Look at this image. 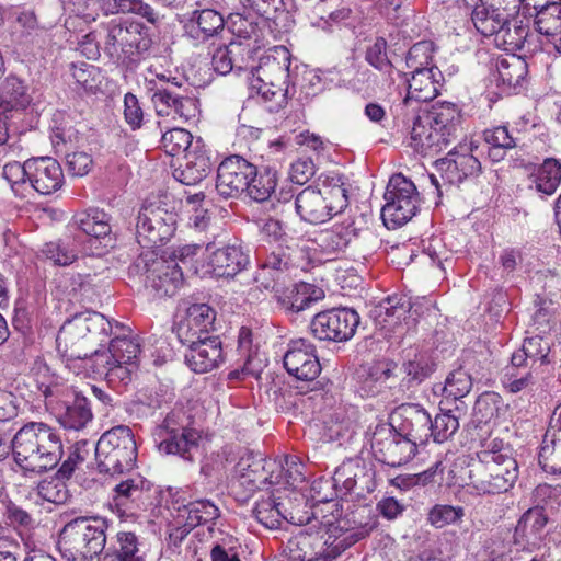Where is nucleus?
<instances>
[{
    "instance_id": "nucleus-1",
    "label": "nucleus",
    "mask_w": 561,
    "mask_h": 561,
    "mask_svg": "<svg viewBox=\"0 0 561 561\" xmlns=\"http://www.w3.org/2000/svg\"><path fill=\"white\" fill-rule=\"evenodd\" d=\"M435 363L423 353L415 354L402 363L398 369L397 364L389 360L373 366L362 389L371 397L379 396L385 403H399L427 379L434 371Z\"/></svg>"
},
{
    "instance_id": "nucleus-2",
    "label": "nucleus",
    "mask_w": 561,
    "mask_h": 561,
    "mask_svg": "<svg viewBox=\"0 0 561 561\" xmlns=\"http://www.w3.org/2000/svg\"><path fill=\"white\" fill-rule=\"evenodd\" d=\"M12 453L22 470L43 473L57 466L64 448L56 428L43 422H28L13 436Z\"/></svg>"
},
{
    "instance_id": "nucleus-3",
    "label": "nucleus",
    "mask_w": 561,
    "mask_h": 561,
    "mask_svg": "<svg viewBox=\"0 0 561 561\" xmlns=\"http://www.w3.org/2000/svg\"><path fill=\"white\" fill-rule=\"evenodd\" d=\"M320 187L308 186L297 194L295 208L299 217L309 224L328 221L348 206L351 184L348 178L340 173L320 176Z\"/></svg>"
},
{
    "instance_id": "nucleus-4",
    "label": "nucleus",
    "mask_w": 561,
    "mask_h": 561,
    "mask_svg": "<svg viewBox=\"0 0 561 561\" xmlns=\"http://www.w3.org/2000/svg\"><path fill=\"white\" fill-rule=\"evenodd\" d=\"M42 371L43 380L37 379L36 382L46 407L56 413L65 428L79 431L85 427L93 419L85 392L61 382L57 377L47 376L46 366L39 367L37 374L41 375Z\"/></svg>"
},
{
    "instance_id": "nucleus-5",
    "label": "nucleus",
    "mask_w": 561,
    "mask_h": 561,
    "mask_svg": "<svg viewBox=\"0 0 561 561\" xmlns=\"http://www.w3.org/2000/svg\"><path fill=\"white\" fill-rule=\"evenodd\" d=\"M106 529L107 522L102 517H76L66 523L60 530L59 550L68 560H92L105 548Z\"/></svg>"
},
{
    "instance_id": "nucleus-6",
    "label": "nucleus",
    "mask_w": 561,
    "mask_h": 561,
    "mask_svg": "<svg viewBox=\"0 0 561 561\" xmlns=\"http://www.w3.org/2000/svg\"><path fill=\"white\" fill-rule=\"evenodd\" d=\"M137 445L131 430L119 425L106 431L95 445L98 470L110 476L122 474L134 468Z\"/></svg>"
},
{
    "instance_id": "nucleus-7",
    "label": "nucleus",
    "mask_w": 561,
    "mask_h": 561,
    "mask_svg": "<svg viewBox=\"0 0 561 561\" xmlns=\"http://www.w3.org/2000/svg\"><path fill=\"white\" fill-rule=\"evenodd\" d=\"M111 331L112 324L103 314L94 311L77 313L60 328L56 337L57 350L65 358H85L88 351L82 345L89 334L107 336Z\"/></svg>"
},
{
    "instance_id": "nucleus-8",
    "label": "nucleus",
    "mask_w": 561,
    "mask_h": 561,
    "mask_svg": "<svg viewBox=\"0 0 561 561\" xmlns=\"http://www.w3.org/2000/svg\"><path fill=\"white\" fill-rule=\"evenodd\" d=\"M104 51L124 62H136L152 46L144 24L129 20H112L105 25Z\"/></svg>"
},
{
    "instance_id": "nucleus-9",
    "label": "nucleus",
    "mask_w": 561,
    "mask_h": 561,
    "mask_svg": "<svg viewBox=\"0 0 561 561\" xmlns=\"http://www.w3.org/2000/svg\"><path fill=\"white\" fill-rule=\"evenodd\" d=\"M176 214L161 202L144 204L136 224L137 242L147 249L162 245L174 234Z\"/></svg>"
},
{
    "instance_id": "nucleus-10",
    "label": "nucleus",
    "mask_w": 561,
    "mask_h": 561,
    "mask_svg": "<svg viewBox=\"0 0 561 561\" xmlns=\"http://www.w3.org/2000/svg\"><path fill=\"white\" fill-rule=\"evenodd\" d=\"M370 446L375 458L391 467L407 463L416 453L414 440L407 438L404 434L387 423L375 427Z\"/></svg>"
},
{
    "instance_id": "nucleus-11",
    "label": "nucleus",
    "mask_w": 561,
    "mask_h": 561,
    "mask_svg": "<svg viewBox=\"0 0 561 561\" xmlns=\"http://www.w3.org/2000/svg\"><path fill=\"white\" fill-rule=\"evenodd\" d=\"M151 102L159 116L176 115L185 122L195 119L199 114L198 100L193 90L182 89L181 83L168 80L167 85L150 88Z\"/></svg>"
},
{
    "instance_id": "nucleus-12",
    "label": "nucleus",
    "mask_w": 561,
    "mask_h": 561,
    "mask_svg": "<svg viewBox=\"0 0 561 561\" xmlns=\"http://www.w3.org/2000/svg\"><path fill=\"white\" fill-rule=\"evenodd\" d=\"M519 476L516 459L471 465L470 484L479 494H500L511 490Z\"/></svg>"
},
{
    "instance_id": "nucleus-13",
    "label": "nucleus",
    "mask_w": 561,
    "mask_h": 561,
    "mask_svg": "<svg viewBox=\"0 0 561 561\" xmlns=\"http://www.w3.org/2000/svg\"><path fill=\"white\" fill-rule=\"evenodd\" d=\"M370 237L371 234L362 222L348 217L322 231L319 236V244L324 252L330 254H337L350 249L353 253L365 255L369 250L367 241Z\"/></svg>"
},
{
    "instance_id": "nucleus-14",
    "label": "nucleus",
    "mask_w": 561,
    "mask_h": 561,
    "mask_svg": "<svg viewBox=\"0 0 561 561\" xmlns=\"http://www.w3.org/2000/svg\"><path fill=\"white\" fill-rule=\"evenodd\" d=\"M291 55L284 46H275L266 55L259 58V64L251 68V81L267 82L275 87L272 93L278 102L288 94V78Z\"/></svg>"
},
{
    "instance_id": "nucleus-15",
    "label": "nucleus",
    "mask_w": 561,
    "mask_h": 561,
    "mask_svg": "<svg viewBox=\"0 0 561 561\" xmlns=\"http://www.w3.org/2000/svg\"><path fill=\"white\" fill-rule=\"evenodd\" d=\"M156 436L159 451L165 455H175L192 462L199 453L201 432L190 426H178L173 416L168 415L164 419Z\"/></svg>"
},
{
    "instance_id": "nucleus-16",
    "label": "nucleus",
    "mask_w": 561,
    "mask_h": 561,
    "mask_svg": "<svg viewBox=\"0 0 561 561\" xmlns=\"http://www.w3.org/2000/svg\"><path fill=\"white\" fill-rule=\"evenodd\" d=\"M359 324L358 313L350 308H333L317 313L311 323L312 335L320 341L350 340Z\"/></svg>"
},
{
    "instance_id": "nucleus-17",
    "label": "nucleus",
    "mask_w": 561,
    "mask_h": 561,
    "mask_svg": "<svg viewBox=\"0 0 561 561\" xmlns=\"http://www.w3.org/2000/svg\"><path fill=\"white\" fill-rule=\"evenodd\" d=\"M111 216L100 208H89L76 214L70 226L88 237L89 250L93 255H102L114 247Z\"/></svg>"
},
{
    "instance_id": "nucleus-18",
    "label": "nucleus",
    "mask_w": 561,
    "mask_h": 561,
    "mask_svg": "<svg viewBox=\"0 0 561 561\" xmlns=\"http://www.w3.org/2000/svg\"><path fill=\"white\" fill-rule=\"evenodd\" d=\"M206 264L201 267L202 275L216 277H234L249 265V254L238 244H227L215 248L213 243L206 245ZM196 273L199 271L196 268Z\"/></svg>"
},
{
    "instance_id": "nucleus-19",
    "label": "nucleus",
    "mask_w": 561,
    "mask_h": 561,
    "mask_svg": "<svg viewBox=\"0 0 561 561\" xmlns=\"http://www.w3.org/2000/svg\"><path fill=\"white\" fill-rule=\"evenodd\" d=\"M184 283L182 266L164 256L146 263L145 286L154 297H172Z\"/></svg>"
},
{
    "instance_id": "nucleus-20",
    "label": "nucleus",
    "mask_w": 561,
    "mask_h": 561,
    "mask_svg": "<svg viewBox=\"0 0 561 561\" xmlns=\"http://www.w3.org/2000/svg\"><path fill=\"white\" fill-rule=\"evenodd\" d=\"M256 165L239 154L225 158L217 168L216 190L224 198L237 197L249 185V179L255 174Z\"/></svg>"
},
{
    "instance_id": "nucleus-21",
    "label": "nucleus",
    "mask_w": 561,
    "mask_h": 561,
    "mask_svg": "<svg viewBox=\"0 0 561 561\" xmlns=\"http://www.w3.org/2000/svg\"><path fill=\"white\" fill-rule=\"evenodd\" d=\"M187 346L185 363L196 374H206L218 368L225 360L221 341L218 336H183Z\"/></svg>"
},
{
    "instance_id": "nucleus-22",
    "label": "nucleus",
    "mask_w": 561,
    "mask_h": 561,
    "mask_svg": "<svg viewBox=\"0 0 561 561\" xmlns=\"http://www.w3.org/2000/svg\"><path fill=\"white\" fill-rule=\"evenodd\" d=\"M240 484L250 491L280 483L283 463L261 456L242 457L237 465Z\"/></svg>"
},
{
    "instance_id": "nucleus-23",
    "label": "nucleus",
    "mask_w": 561,
    "mask_h": 561,
    "mask_svg": "<svg viewBox=\"0 0 561 561\" xmlns=\"http://www.w3.org/2000/svg\"><path fill=\"white\" fill-rule=\"evenodd\" d=\"M443 185H458L467 178L477 176L481 172L480 161L470 152L467 145L455 147L447 156L436 161Z\"/></svg>"
},
{
    "instance_id": "nucleus-24",
    "label": "nucleus",
    "mask_w": 561,
    "mask_h": 561,
    "mask_svg": "<svg viewBox=\"0 0 561 561\" xmlns=\"http://www.w3.org/2000/svg\"><path fill=\"white\" fill-rule=\"evenodd\" d=\"M284 367L289 375L306 381L316 379L321 371L314 346L302 337L288 343L284 355Z\"/></svg>"
},
{
    "instance_id": "nucleus-25",
    "label": "nucleus",
    "mask_w": 561,
    "mask_h": 561,
    "mask_svg": "<svg viewBox=\"0 0 561 561\" xmlns=\"http://www.w3.org/2000/svg\"><path fill=\"white\" fill-rule=\"evenodd\" d=\"M408 95L400 104L401 108L410 107L412 112L419 111V103L434 100L443 87V73L435 67L412 71L408 81Z\"/></svg>"
},
{
    "instance_id": "nucleus-26",
    "label": "nucleus",
    "mask_w": 561,
    "mask_h": 561,
    "mask_svg": "<svg viewBox=\"0 0 561 561\" xmlns=\"http://www.w3.org/2000/svg\"><path fill=\"white\" fill-rule=\"evenodd\" d=\"M28 173L30 191L34 190L42 195H50L59 191L65 176L61 165L50 157H38L31 159Z\"/></svg>"
},
{
    "instance_id": "nucleus-27",
    "label": "nucleus",
    "mask_w": 561,
    "mask_h": 561,
    "mask_svg": "<svg viewBox=\"0 0 561 561\" xmlns=\"http://www.w3.org/2000/svg\"><path fill=\"white\" fill-rule=\"evenodd\" d=\"M394 415L400 419L398 427L414 446L424 445L431 438V415L420 404H400Z\"/></svg>"
},
{
    "instance_id": "nucleus-28",
    "label": "nucleus",
    "mask_w": 561,
    "mask_h": 561,
    "mask_svg": "<svg viewBox=\"0 0 561 561\" xmlns=\"http://www.w3.org/2000/svg\"><path fill=\"white\" fill-rule=\"evenodd\" d=\"M342 523L346 524L343 520H339L336 526H331L329 529L330 535L324 542V545H327L325 550L307 561H333L343 551L369 534V528L367 526L348 529L345 528Z\"/></svg>"
},
{
    "instance_id": "nucleus-29",
    "label": "nucleus",
    "mask_w": 561,
    "mask_h": 561,
    "mask_svg": "<svg viewBox=\"0 0 561 561\" xmlns=\"http://www.w3.org/2000/svg\"><path fill=\"white\" fill-rule=\"evenodd\" d=\"M216 311L207 304H192L186 308L185 319L178 325L179 340L183 336H210L215 330Z\"/></svg>"
},
{
    "instance_id": "nucleus-30",
    "label": "nucleus",
    "mask_w": 561,
    "mask_h": 561,
    "mask_svg": "<svg viewBox=\"0 0 561 561\" xmlns=\"http://www.w3.org/2000/svg\"><path fill=\"white\" fill-rule=\"evenodd\" d=\"M149 490V482L141 476L135 474L121 481L113 489V503L123 514L133 515L135 510L144 504L145 494Z\"/></svg>"
},
{
    "instance_id": "nucleus-31",
    "label": "nucleus",
    "mask_w": 561,
    "mask_h": 561,
    "mask_svg": "<svg viewBox=\"0 0 561 561\" xmlns=\"http://www.w3.org/2000/svg\"><path fill=\"white\" fill-rule=\"evenodd\" d=\"M185 163L173 171V178L184 185H196L202 182L211 170L210 158L203 149L201 141L184 154Z\"/></svg>"
},
{
    "instance_id": "nucleus-32",
    "label": "nucleus",
    "mask_w": 561,
    "mask_h": 561,
    "mask_svg": "<svg viewBox=\"0 0 561 561\" xmlns=\"http://www.w3.org/2000/svg\"><path fill=\"white\" fill-rule=\"evenodd\" d=\"M412 298L404 294H394L382 299L371 310L373 318L381 329L391 330L413 309Z\"/></svg>"
},
{
    "instance_id": "nucleus-33",
    "label": "nucleus",
    "mask_w": 561,
    "mask_h": 561,
    "mask_svg": "<svg viewBox=\"0 0 561 561\" xmlns=\"http://www.w3.org/2000/svg\"><path fill=\"white\" fill-rule=\"evenodd\" d=\"M324 293L313 284L301 282L276 295L277 302L286 312L298 313L321 300Z\"/></svg>"
},
{
    "instance_id": "nucleus-34",
    "label": "nucleus",
    "mask_w": 561,
    "mask_h": 561,
    "mask_svg": "<svg viewBox=\"0 0 561 561\" xmlns=\"http://www.w3.org/2000/svg\"><path fill=\"white\" fill-rule=\"evenodd\" d=\"M534 373L527 353L520 347L511 356V364L504 369L502 382L512 393H517L534 383Z\"/></svg>"
},
{
    "instance_id": "nucleus-35",
    "label": "nucleus",
    "mask_w": 561,
    "mask_h": 561,
    "mask_svg": "<svg viewBox=\"0 0 561 561\" xmlns=\"http://www.w3.org/2000/svg\"><path fill=\"white\" fill-rule=\"evenodd\" d=\"M469 434L471 439L477 440L479 444V448L476 453L477 461L472 465H483L515 459L512 446L508 443H505L502 438L493 436L492 430Z\"/></svg>"
},
{
    "instance_id": "nucleus-36",
    "label": "nucleus",
    "mask_w": 561,
    "mask_h": 561,
    "mask_svg": "<svg viewBox=\"0 0 561 561\" xmlns=\"http://www.w3.org/2000/svg\"><path fill=\"white\" fill-rule=\"evenodd\" d=\"M32 100L28 87L19 77L11 75L0 83V114L22 112Z\"/></svg>"
},
{
    "instance_id": "nucleus-37",
    "label": "nucleus",
    "mask_w": 561,
    "mask_h": 561,
    "mask_svg": "<svg viewBox=\"0 0 561 561\" xmlns=\"http://www.w3.org/2000/svg\"><path fill=\"white\" fill-rule=\"evenodd\" d=\"M222 15L213 10H195L184 23V32L188 37L204 42L224 30Z\"/></svg>"
},
{
    "instance_id": "nucleus-38",
    "label": "nucleus",
    "mask_w": 561,
    "mask_h": 561,
    "mask_svg": "<svg viewBox=\"0 0 561 561\" xmlns=\"http://www.w3.org/2000/svg\"><path fill=\"white\" fill-rule=\"evenodd\" d=\"M423 122L432 125L438 131H445L446 136L458 139L460 133V110L453 103L444 102L432 106L428 111L421 112Z\"/></svg>"
},
{
    "instance_id": "nucleus-39",
    "label": "nucleus",
    "mask_w": 561,
    "mask_h": 561,
    "mask_svg": "<svg viewBox=\"0 0 561 561\" xmlns=\"http://www.w3.org/2000/svg\"><path fill=\"white\" fill-rule=\"evenodd\" d=\"M503 405L501 396L493 391L481 393L476 400L473 415L468 425V433L492 430V420L499 415Z\"/></svg>"
},
{
    "instance_id": "nucleus-40",
    "label": "nucleus",
    "mask_w": 561,
    "mask_h": 561,
    "mask_svg": "<svg viewBox=\"0 0 561 561\" xmlns=\"http://www.w3.org/2000/svg\"><path fill=\"white\" fill-rule=\"evenodd\" d=\"M534 25L540 34L550 37L556 50L561 54V2H550L539 9L535 7Z\"/></svg>"
},
{
    "instance_id": "nucleus-41",
    "label": "nucleus",
    "mask_w": 561,
    "mask_h": 561,
    "mask_svg": "<svg viewBox=\"0 0 561 561\" xmlns=\"http://www.w3.org/2000/svg\"><path fill=\"white\" fill-rule=\"evenodd\" d=\"M80 244V236H65L45 243L41 255L56 266H69L77 261Z\"/></svg>"
},
{
    "instance_id": "nucleus-42",
    "label": "nucleus",
    "mask_w": 561,
    "mask_h": 561,
    "mask_svg": "<svg viewBox=\"0 0 561 561\" xmlns=\"http://www.w3.org/2000/svg\"><path fill=\"white\" fill-rule=\"evenodd\" d=\"M219 517V508L209 500L191 501L179 508V518L184 519V526L187 528L181 531V538L191 529L211 523Z\"/></svg>"
},
{
    "instance_id": "nucleus-43",
    "label": "nucleus",
    "mask_w": 561,
    "mask_h": 561,
    "mask_svg": "<svg viewBox=\"0 0 561 561\" xmlns=\"http://www.w3.org/2000/svg\"><path fill=\"white\" fill-rule=\"evenodd\" d=\"M529 187L545 195H552L561 183V163L547 158L529 174Z\"/></svg>"
},
{
    "instance_id": "nucleus-44",
    "label": "nucleus",
    "mask_w": 561,
    "mask_h": 561,
    "mask_svg": "<svg viewBox=\"0 0 561 561\" xmlns=\"http://www.w3.org/2000/svg\"><path fill=\"white\" fill-rule=\"evenodd\" d=\"M548 523L546 513L540 506L528 508L518 519L514 531L515 542L529 543L540 538V535Z\"/></svg>"
},
{
    "instance_id": "nucleus-45",
    "label": "nucleus",
    "mask_w": 561,
    "mask_h": 561,
    "mask_svg": "<svg viewBox=\"0 0 561 561\" xmlns=\"http://www.w3.org/2000/svg\"><path fill=\"white\" fill-rule=\"evenodd\" d=\"M471 20L477 31L483 36H496L507 23L506 13H500L483 2L474 5Z\"/></svg>"
},
{
    "instance_id": "nucleus-46",
    "label": "nucleus",
    "mask_w": 561,
    "mask_h": 561,
    "mask_svg": "<svg viewBox=\"0 0 561 561\" xmlns=\"http://www.w3.org/2000/svg\"><path fill=\"white\" fill-rule=\"evenodd\" d=\"M420 197L404 201L387 202L381 209V217L388 228H397L411 220L417 213Z\"/></svg>"
},
{
    "instance_id": "nucleus-47",
    "label": "nucleus",
    "mask_w": 561,
    "mask_h": 561,
    "mask_svg": "<svg viewBox=\"0 0 561 561\" xmlns=\"http://www.w3.org/2000/svg\"><path fill=\"white\" fill-rule=\"evenodd\" d=\"M538 461L547 473L561 474V433L551 430L546 432Z\"/></svg>"
},
{
    "instance_id": "nucleus-48",
    "label": "nucleus",
    "mask_w": 561,
    "mask_h": 561,
    "mask_svg": "<svg viewBox=\"0 0 561 561\" xmlns=\"http://www.w3.org/2000/svg\"><path fill=\"white\" fill-rule=\"evenodd\" d=\"M528 65L525 59L511 55L496 61L497 80L507 88L516 89L525 80Z\"/></svg>"
},
{
    "instance_id": "nucleus-49",
    "label": "nucleus",
    "mask_w": 561,
    "mask_h": 561,
    "mask_svg": "<svg viewBox=\"0 0 561 561\" xmlns=\"http://www.w3.org/2000/svg\"><path fill=\"white\" fill-rule=\"evenodd\" d=\"M366 476L365 467L359 460L350 459L339 466L332 477L333 486L341 496L353 492L357 481Z\"/></svg>"
},
{
    "instance_id": "nucleus-50",
    "label": "nucleus",
    "mask_w": 561,
    "mask_h": 561,
    "mask_svg": "<svg viewBox=\"0 0 561 561\" xmlns=\"http://www.w3.org/2000/svg\"><path fill=\"white\" fill-rule=\"evenodd\" d=\"M483 140L488 145V154L493 162L503 160L506 151L516 147V139L510 134L507 126L485 129Z\"/></svg>"
},
{
    "instance_id": "nucleus-51",
    "label": "nucleus",
    "mask_w": 561,
    "mask_h": 561,
    "mask_svg": "<svg viewBox=\"0 0 561 561\" xmlns=\"http://www.w3.org/2000/svg\"><path fill=\"white\" fill-rule=\"evenodd\" d=\"M293 265L294 262L290 247L278 244L267 253L265 259L260 263V271L257 272L255 279L260 280L266 274H270L272 278L275 279L279 274L288 271Z\"/></svg>"
},
{
    "instance_id": "nucleus-52",
    "label": "nucleus",
    "mask_w": 561,
    "mask_h": 561,
    "mask_svg": "<svg viewBox=\"0 0 561 561\" xmlns=\"http://www.w3.org/2000/svg\"><path fill=\"white\" fill-rule=\"evenodd\" d=\"M522 348L527 353L533 369L539 370L542 366L557 360V350H551L550 341L542 336L525 339Z\"/></svg>"
},
{
    "instance_id": "nucleus-53",
    "label": "nucleus",
    "mask_w": 561,
    "mask_h": 561,
    "mask_svg": "<svg viewBox=\"0 0 561 561\" xmlns=\"http://www.w3.org/2000/svg\"><path fill=\"white\" fill-rule=\"evenodd\" d=\"M440 411L434 420L431 419V437L438 444L450 439L459 430V416L455 412H459L460 408L457 405L453 411L440 407Z\"/></svg>"
},
{
    "instance_id": "nucleus-54",
    "label": "nucleus",
    "mask_w": 561,
    "mask_h": 561,
    "mask_svg": "<svg viewBox=\"0 0 561 561\" xmlns=\"http://www.w3.org/2000/svg\"><path fill=\"white\" fill-rule=\"evenodd\" d=\"M30 164L31 159L26 160L24 163H20L18 161H8L3 165L2 175L8 181L11 186V190L15 194V196L24 198L27 196L30 192Z\"/></svg>"
},
{
    "instance_id": "nucleus-55",
    "label": "nucleus",
    "mask_w": 561,
    "mask_h": 561,
    "mask_svg": "<svg viewBox=\"0 0 561 561\" xmlns=\"http://www.w3.org/2000/svg\"><path fill=\"white\" fill-rule=\"evenodd\" d=\"M277 184L276 172L271 169L259 171L249 179V185L244 191L247 195L255 202L266 201L275 191Z\"/></svg>"
},
{
    "instance_id": "nucleus-56",
    "label": "nucleus",
    "mask_w": 561,
    "mask_h": 561,
    "mask_svg": "<svg viewBox=\"0 0 561 561\" xmlns=\"http://www.w3.org/2000/svg\"><path fill=\"white\" fill-rule=\"evenodd\" d=\"M472 389L471 375L461 366L450 371L442 388L444 399L458 401L465 398Z\"/></svg>"
},
{
    "instance_id": "nucleus-57",
    "label": "nucleus",
    "mask_w": 561,
    "mask_h": 561,
    "mask_svg": "<svg viewBox=\"0 0 561 561\" xmlns=\"http://www.w3.org/2000/svg\"><path fill=\"white\" fill-rule=\"evenodd\" d=\"M139 546L138 537L134 533L119 531L116 535V543L111 546L105 552L115 553L118 558L128 561H145Z\"/></svg>"
},
{
    "instance_id": "nucleus-58",
    "label": "nucleus",
    "mask_w": 561,
    "mask_h": 561,
    "mask_svg": "<svg viewBox=\"0 0 561 561\" xmlns=\"http://www.w3.org/2000/svg\"><path fill=\"white\" fill-rule=\"evenodd\" d=\"M253 514L259 523L270 529L279 527L282 518L287 519L282 510V503L276 502L274 497L259 501L253 508Z\"/></svg>"
},
{
    "instance_id": "nucleus-59",
    "label": "nucleus",
    "mask_w": 561,
    "mask_h": 561,
    "mask_svg": "<svg viewBox=\"0 0 561 561\" xmlns=\"http://www.w3.org/2000/svg\"><path fill=\"white\" fill-rule=\"evenodd\" d=\"M161 145L169 156H179L191 151L193 145V136L184 128H172L165 131L161 138Z\"/></svg>"
},
{
    "instance_id": "nucleus-60",
    "label": "nucleus",
    "mask_w": 561,
    "mask_h": 561,
    "mask_svg": "<svg viewBox=\"0 0 561 561\" xmlns=\"http://www.w3.org/2000/svg\"><path fill=\"white\" fill-rule=\"evenodd\" d=\"M387 46V41L383 37H377L375 43L367 47L365 60L376 70L387 76V80L391 81L390 77L393 71V65L388 58Z\"/></svg>"
},
{
    "instance_id": "nucleus-61",
    "label": "nucleus",
    "mask_w": 561,
    "mask_h": 561,
    "mask_svg": "<svg viewBox=\"0 0 561 561\" xmlns=\"http://www.w3.org/2000/svg\"><path fill=\"white\" fill-rule=\"evenodd\" d=\"M529 34L527 25H523V21L507 19V23L503 30L496 35V41L510 46L513 49H523Z\"/></svg>"
},
{
    "instance_id": "nucleus-62",
    "label": "nucleus",
    "mask_w": 561,
    "mask_h": 561,
    "mask_svg": "<svg viewBox=\"0 0 561 561\" xmlns=\"http://www.w3.org/2000/svg\"><path fill=\"white\" fill-rule=\"evenodd\" d=\"M420 197L414 183L403 176L401 173L394 174L390 178L385 192V199L387 202L404 201L408 198Z\"/></svg>"
},
{
    "instance_id": "nucleus-63",
    "label": "nucleus",
    "mask_w": 561,
    "mask_h": 561,
    "mask_svg": "<svg viewBox=\"0 0 561 561\" xmlns=\"http://www.w3.org/2000/svg\"><path fill=\"white\" fill-rule=\"evenodd\" d=\"M110 352L115 363L135 365L140 346L131 337H115L110 343Z\"/></svg>"
},
{
    "instance_id": "nucleus-64",
    "label": "nucleus",
    "mask_w": 561,
    "mask_h": 561,
    "mask_svg": "<svg viewBox=\"0 0 561 561\" xmlns=\"http://www.w3.org/2000/svg\"><path fill=\"white\" fill-rule=\"evenodd\" d=\"M465 516L462 506H453L446 504L434 505L427 515V520L436 528H443L450 524H456Z\"/></svg>"
}]
</instances>
